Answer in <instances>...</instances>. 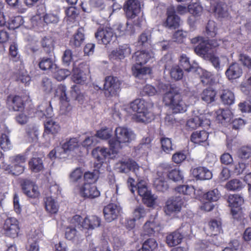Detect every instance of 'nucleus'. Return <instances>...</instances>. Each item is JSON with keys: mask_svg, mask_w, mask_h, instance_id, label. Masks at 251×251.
<instances>
[{"mask_svg": "<svg viewBox=\"0 0 251 251\" xmlns=\"http://www.w3.org/2000/svg\"><path fill=\"white\" fill-rule=\"evenodd\" d=\"M44 234L41 228L31 230L27 237L29 246L26 247L27 251H40L39 242L42 240Z\"/></svg>", "mask_w": 251, "mask_h": 251, "instance_id": "obj_8", "label": "nucleus"}, {"mask_svg": "<svg viewBox=\"0 0 251 251\" xmlns=\"http://www.w3.org/2000/svg\"><path fill=\"white\" fill-rule=\"evenodd\" d=\"M117 165L121 172L127 173L130 170L132 171L137 177H142L144 176V169L132 160L128 159L127 161H122L118 163Z\"/></svg>", "mask_w": 251, "mask_h": 251, "instance_id": "obj_10", "label": "nucleus"}, {"mask_svg": "<svg viewBox=\"0 0 251 251\" xmlns=\"http://www.w3.org/2000/svg\"><path fill=\"white\" fill-rule=\"evenodd\" d=\"M45 207L47 211L50 214L56 213L59 209L58 204L52 196L48 197L45 200Z\"/></svg>", "mask_w": 251, "mask_h": 251, "instance_id": "obj_36", "label": "nucleus"}, {"mask_svg": "<svg viewBox=\"0 0 251 251\" xmlns=\"http://www.w3.org/2000/svg\"><path fill=\"white\" fill-rule=\"evenodd\" d=\"M17 79L25 85H28L30 81V77L27 72L24 69L23 64L20 65V71L18 74Z\"/></svg>", "mask_w": 251, "mask_h": 251, "instance_id": "obj_53", "label": "nucleus"}, {"mask_svg": "<svg viewBox=\"0 0 251 251\" xmlns=\"http://www.w3.org/2000/svg\"><path fill=\"white\" fill-rule=\"evenodd\" d=\"M157 246L158 244L154 239L149 238L143 243L142 248L137 251H153Z\"/></svg>", "mask_w": 251, "mask_h": 251, "instance_id": "obj_48", "label": "nucleus"}, {"mask_svg": "<svg viewBox=\"0 0 251 251\" xmlns=\"http://www.w3.org/2000/svg\"><path fill=\"white\" fill-rule=\"evenodd\" d=\"M24 193L28 197L37 198L40 196L38 186L29 180H25L22 184Z\"/></svg>", "mask_w": 251, "mask_h": 251, "instance_id": "obj_18", "label": "nucleus"}, {"mask_svg": "<svg viewBox=\"0 0 251 251\" xmlns=\"http://www.w3.org/2000/svg\"><path fill=\"white\" fill-rule=\"evenodd\" d=\"M54 74V78L58 81H62L65 79L68 76H69L71 72L67 69H58L56 67V69H54L52 72Z\"/></svg>", "mask_w": 251, "mask_h": 251, "instance_id": "obj_54", "label": "nucleus"}, {"mask_svg": "<svg viewBox=\"0 0 251 251\" xmlns=\"http://www.w3.org/2000/svg\"><path fill=\"white\" fill-rule=\"evenodd\" d=\"M84 31V30L82 27H80L77 29V32L70 40V44L72 47L76 48L80 46L85 39Z\"/></svg>", "mask_w": 251, "mask_h": 251, "instance_id": "obj_33", "label": "nucleus"}, {"mask_svg": "<svg viewBox=\"0 0 251 251\" xmlns=\"http://www.w3.org/2000/svg\"><path fill=\"white\" fill-rule=\"evenodd\" d=\"M75 226L77 225L78 228L82 229H93L100 225V221H75Z\"/></svg>", "mask_w": 251, "mask_h": 251, "instance_id": "obj_32", "label": "nucleus"}, {"mask_svg": "<svg viewBox=\"0 0 251 251\" xmlns=\"http://www.w3.org/2000/svg\"><path fill=\"white\" fill-rule=\"evenodd\" d=\"M42 46L47 52H50L54 48L53 39L50 37H44L41 42Z\"/></svg>", "mask_w": 251, "mask_h": 251, "instance_id": "obj_60", "label": "nucleus"}, {"mask_svg": "<svg viewBox=\"0 0 251 251\" xmlns=\"http://www.w3.org/2000/svg\"><path fill=\"white\" fill-rule=\"evenodd\" d=\"M238 157L243 160H247L251 157V148L249 146L242 147L237 152Z\"/></svg>", "mask_w": 251, "mask_h": 251, "instance_id": "obj_59", "label": "nucleus"}, {"mask_svg": "<svg viewBox=\"0 0 251 251\" xmlns=\"http://www.w3.org/2000/svg\"><path fill=\"white\" fill-rule=\"evenodd\" d=\"M231 117V113L228 109L220 110L218 112L217 118L222 124L224 123L225 122H229L230 120Z\"/></svg>", "mask_w": 251, "mask_h": 251, "instance_id": "obj_55", "label": "nucleus"}, {"mask_svg": "<svg viewBox=\"0 0 251 251\" xmlns=\"http://www.w3.org/2000/svg\"><path fill=\"white\" fill-rule=\"evenodd\" d=\"M131 53V49L128 45H124L119 48L113 50L109 55V58L112 61L121 60Z\"/></svg>", "mask_w": 251, "mask_h": 251, "instance_id": "obj_23", "label": "nucleus"}, {"mask_svg": "<svg viewBox=\"0 0 251 251\" xmlns=\"http://www.w3.org/2000/svg\"><path fill=\"white\" fill-rule=\"evenodd\" d=\"M153 103L143 99H136L130 103V108L136 113L133 115L132 119L137 122L147 123L154 118L153 114L149 111L153 106Z\"/></svg>", "mask_w": 251, "mask_h": 251, "instance_id": "obj_2", "label": "nucleus"}, {"mask_svg": "<svg viewBox=\"0 0 251 251\" xmlns=\"http://www.w3.org/2000/svg\"><path fill=\"white\" fill-rule=\"evenodd\" d=\"M168 17L166 24L170 28H176L179 26L180 22L179 17L175 14L174 9H168L167 11Z\"/></svg>", "mask_w": 251, "mask_h": 251, "instance_id": "obj_29", "label": "nucleus"}, {"mask_svg": "<svg viewBox=\"0 0 251 251\" xmlns=\"http://www.w3.org/2000/svg\"><path fill=\"white\" fill-rule=\"evenodd\" d=\"M192 44H199L195 48V52L199 56L206 59L211 56V54L213 52V50L209 48L208 46V40L205 39L201 36H198L191 39Z\"/></svg>", "mask_w": 251, "mask_h": 251, "instance_id": "obj_7", "label": "nucleus"}, {"mask_svg": "<svg viewBox=\"0 0 251 251\" xmlns=\"http://www.w3.org/2000/svg\"><path fill=\"white\" fill-rule=\"evenodd\" d=\"M208 226L210 236L218 235L222 230L221 221H209Z\"/></svg>", "mask_w": 251, "mask_h": 251, "instance_id": "obj_47", "label": "nucleus"}, {"mask_svg": "<svg viewBox=\"0 0 251 251\" xmlns=\"http://www.w3.org/2000/svg\"><path fill=\"white\" fill-rule=\"evenodd\" d=\"M144 234L151 236L154 235L155 231L160 229L159 224H157L155 221H147L143 226Z\"/></svg>", "mask_w": 251, "mask_h": 251, "instance_id": "obj_31", "label": "nucleus"}, {"mask_svg": "<svg viewBox=\"0 0 251 251\" xmlns=\"http://www.w3.org/2000/svg\"><path fill=\"white\" fill-rule=\"evenodd\" d=\"M242 74L241 66L237 63L231 64L226 72V75L229 80L239 78Z\"/></svg>", "mask_w": 251, "mask_h": 251, "instance_id": "obj_24", "label": "nucleus"}, {"mask_svg": "<svg viewBox=\"0 0 251 251\" xmlns=\"http://www.w3.org/2000/svg\"><path fill=\"white\" fill-rule=\"evenodd\" d=\"M87 76L85 73L76 68L73 69V75L72 79L73 81L77 84H83L85 82Z\"/></svg>", "mask_w": 251, "mask_h": 251, "instance_id": "obj_40", "label": "nucleus"}, {"mask_svg": "<svg viewBox=\"0 0 251 251\" xmlns=\"http://www.w3.org/2000/svg\"><path fill=\"white\" fill-rule=\"evenodd\" d=\"M121 82L116 77L108 76L105 77L103 89L106 97L117 95L120 90Z\"/></svg>", "mask_w": 251, "mask_h": 251, "instance_id": "obj_9", "label": "nucleus"}, {"mask_svg": "<svg viewBox=\"0 0 251 251\" xmlns=\"http://www.w3.org/2000/svg\"><path fill=\"white\" fill-rule=\"evenodd\" d=\"M163 100L165 104L169 105L173 113H175L185 112L188 105L181 97L177 88H171L165 94Z\"/></svg>", "mask_w": 251, "mask_h": 251, "instance_id": "obj_4", "label": "nucleus"}, {"mask_svg": "<svg viewBox=\"0 0 251 251\" xmlns=\"http://www.w3.org/2000/svg\"><path fill=\"white\" fill-rule=\"evenodd\" d=\"M65 238L73 242H78L81 239V236L74 227H68L66 229Z\"/></svg>", "mask_w": 251, "mask_h": 251, "instance_id": "obj_44", "label": "nucleus"}, {"mask_svg": "<svg viewBox=\"0 0 251 251\" xmlns=\"http://www.w3.org/2000/svg\"><path fill=\"white\" fill-rule=\"evenodd\" d=\"M3 229L6 236L15 238L20 231L19 221H4Z\"/></svg>", "mask_w": 251, "mask_h": 251, "instance_id": "obj_16", "label": "nucleus"}, {"mask_svg": "<svg viewBox=\"0 0 251 251\" xmlns=\"http://www.w3.org/2000/svg\"><path fill=\"white\" fill-rule=\"evenodd\" d=\"M26 133L28 142H36L39 135L38 126L34 124L28 125L26 128Z\"/></svg>", "mask_w": 251, "mask_h": 251, "instance_id": "obj_37", "label": "nucleus"}, {"mask_svg": "<svg viewBox=\"0 0 251 251\" xmlns=\"http://www.w3.org/2000/svg\"><path fill=\"white\" fill-rule=\"evenodd\" d=\"M245 186L243 182L238 179H233L228 181L226 185V188L229 191H240Z\"/></svg>", "mask_w": 251, "mask_h": 251, "instance_id": "obj_43", "label": "nucleus"}, {"mask_svg": "<svg viewBox=\"0 0 251 251\" xmlns=\"http://www.w3.org/2000/svg\"><path fill=\"white\" fill-rule=\"evenodd\" d=\"M66 87L65 85L60 84L57 86L55 90V97H57L60 101L68 99L66 94Z\"/></svg>", "mask_w": 251, "mask_h": 251, "instance_id": "obj_61", "label": "nucleus"}, {"mask_svg": "<svg viewBox=\"0 0 251 251\" xmlns=\"http://www.w3.org/2000/svg\"><path fill=\"white\" fill-rule=\"evenodd\" d=\"M134 183L135 181L133 178L129 177L128 179L127 183L131 193L133 194L137 190L138 194L142 198L144 203L148 207L153 206L155 203L157 197L152 194L149 190L146 182L140 180L137 184V186L134 185Z\"/></svg>", "mask_w": 251, "mask_h": 251, "instance_id": "obj_3", "label": "nucleus"}, {"mask_svg": "<svg viewBox=\"0 0 251 251\" xmlns=\"http://www.w3.org/2000/svg\"><path fill=\"white\" fill-rule=\"evenodd\" d=\"M39 68L43 70H50L51 72L56 69V65L52 59L48 57H43L39 63Z\"/></svg>", "mask_w": 251, "mask_h": 251, "instance_id": "obj_41", "label": "nucleus"}, {"mask_svg": "<svg viewBox=\"0 0 251 251\" xmlns=\"http://www.w3.org/2000/svg\"><path fill=\"white\" fill-rule=\"evenodd\" d=\"M158 177L154 181V186L158 191L164 192L168 188V184L165 180L166 173H162L161 172H157Z\"/></svg>", "mask_w": 251, "mask_h": 251, "instance_id": "obj_28", "label": "nucleus"}, {"mask_svg": "<svg viewBox=\"0 0 251 251\" xmlns=\"http://www.w3.org/2000/svg\"><path fill=\"white\" fill-rule=\"evenodd\" d=\"M112 132L111 128L104 127L98 130L95 135L101 139L107 140L111 137Z\"/></svg>", "mask_w": 251, "mask_h": 251, "instance_id": "obj_63", "label": "nucleus"}, {"mask_svg": "<svg viewBox=\"0 0 251 251\" xmlns=\"http://www.w3.org/2000/svg\"><path fill=\"white\" fill-rule=\"evenodd\" d=\"M95 37L99 44L107 45L110 43L113 37V30L108 27H100L95 33Z\"/></svg>", "mask_w": 251, "mask_h": 251, "instance_id": "obj_13", "label": "nucleus"}, {"mask_svg": "<svg viewBox=\"0 0 251 251\" xmlns=\"http://www.w3.org/2000/svg\"><path fill=\"white\" fill-rule=\"evenodd\" d=\"M180 228L169 234L166 237V243L169 247H175L182 242L184 235L180 232Z\"/></svg>", "mask_w": 251, "mask_h": 251, "instance_id": "obj_25", "label": "nucleus"}, {"mask_svg": "<svg viewBox=\"0 0 251 251\" xmlns=\"http://www.w3.org/2000/svg\"><path fill=\"white\" fill-rule=\"evenodd\" d=\"M208 136V132L205 130L197 131L191 134V141L195 144L207 147L209 146Z\"/></svg>", "mask_w": 251, "mask_h": 251, "instance_id": "obj_19", "label": "nucleus"}, {"mask_svg": "<svg viewBox=\"0 0 251 251\" xmlns=\"http://www.w3.org/2000/svg\"><path fill=\"white\" fill-rule=\"evenodd\" d=\"M43 18L47 24H57L59 21V11H50L43 16Z\"/></svg>", "mask_w": 251, "mask_h": 251, "instance_id": "obj_46", "label": "nucleus"}, {"mask_svg": "<svg viewBox=\"0 0 251 251\" xmlns=\"http://www.w3.org/2000/svg\"><path fill=\"white\" fill-rule=\"evenodd\" d=\"M206 114H200L189 118L186 126L191 129H195L200 126L207 127L210 126V120Z\"/></svg>", "mask_w": 251, "mask_h": 251, "instance_id": "obj_12", "label": "nucleus"}, {"mask_svg": "<svg viewBox=\"0 0 251 251\" xmlns=\"http://www.w3.org/2000/svg\"><path fill=\"white\" fill-rule=\"evenodd\" d=\"M151 34L149 30L143 32L139 37L138 44L139 46L147 47L150 44Z\"/></svg>", "mask_w": 251, "mask_h": 251, "instance_id": "obj_57", "label": "nucleus"}, {"mask_svg": "<svg viewBox=\"0 0 251 251\" xmlns=\"http://www.w3.org/2000/svg\"><path fill=\"white\" fill-rule=\"evenodd\" d=\"M188 12L194 16H199L202 12V7L199 3L195 2L188 5Z\"/></svg>", "mask_w": 251, "mask_h": 251, "instance_id": "obj_62", "label": "nucleus"}, {"mask_svg": "<svg viewBox=\"0 0 251 251\" xmlns=\"http://www.w3.org/2000/svg\"><path fill=\"white\" fill-rule=\"evenodd\" d=\"M179 65L184 70L190 72L192 70L193 66L191 64L189 58L185 54H182L179 57Z\"/></svg>", "mask_w": 251, "mask_h": 251, "instance_id": "obj_58", "label": "nucleus"}, {"mask_svg": "<svg viewBox=\"0 0 251 251\" xmlns=\"http://www.w3.org/2000/svg\"><path fill=\"white\" fill-rule=\"evenodd\" d=\"M115 138L109 140V145L113 151L117 152L122 148L123 144L127 145L134 141L136 134L130 128L125 126H118L114 131Z\"/></svg>", "mask_w": 251, "mask_h": 251, "instance_id": "obj_1", "label": "nucleus"}, {"mask_svg": "<svg viewBox=\"0 0 251 251\" xmlns=\"http://www.w3.org/2000/svg\"><path fill=\"white\" fill-rule=\"evenodd\" d=\"M244 202L242 197L237 194L230 195L228 198V202L231 207V213L234 219H237L240 213V207Z\"/></svg>", "mask_w": 251, "mask_h": 251, "instance_id": "obj_14", "label": "nucleus"}, {"mask_svg": "<svg viewBox=\"0 0 251 251\" xmlns=\"http://www.w3.org/2000/svg\"><path fill=\"white\" fill-rule=\"evenodd\" d=\"M175 191L180 195L192 197L195 194V190L193 186L182 185L176 187Z\"/></svg>", "mask_w": 251, "mask_h": 251, "instance_id": "obj_39", "label": "nucleus"}, {"mask_svg": "<svg viewBox=\"0 0 251 251\" xmlns=\"http://www.w3.org/2000/svg\"><path fill=\"white\" fill-rule=\"evenodd\" d=\"M220 98L222 102L225 105H231L235 101V96L233 93L227 89L222 91Z\"/></svg>", "mask_w": 251, "mask_h": 251, "instance_id": "obj_38", "label": "nucleus"}, {"mask_svg": "<svg viewBox=\"0 0 251 251\" xmlns=\"http://www.w3.org/2000/svg\"><path fill=\"white\" fill-rule=\"evenodd\" d=\"M124 9L128 19H133L137 17V19L134 20L133 24L135 25L140 26L144 18L143 16H138L141 11V4L139 0H127L124 4Z\"/></svg>", "mask_w": 251, "mask_h": 251, "instance_id": "obj_6", "label": "nucleus"}, {"mask_svg": "<svg viewBox=\"0 0 251 251\" xmlns=\"http://www.w3.org/2000/svg\"><path fill=\"white\" fill-rule=\"evenodd\" d=\"M121 208L119 206L110 203L103 208V214L105 220H116L120 215Z\"/></svg>", "mask_w": 251, "mask_h": 251, "instance_id": "obj_20", "label": "nucleus"}, {"mask_svg": "<svg viewBox=\"0 0 251 251\" xmlns=\"http://www.w3.org/2000/svg\"><path fill=\"white\" fill-rule=\"evenodd\" d=\"M152 139L150 137H144L137 147V151L142 154H147L151 150V143Z\"/></svg>", "mask_w": 251, "mask_h": 251, "instance_id": "obj_35", "label": "nucleus"}, {"mask_svg": "<svg viewBox=\"0 0 251 251\" xmlns=\"http://www.w3.org/2000/svg\"><path fill=\"white\" fill-rule=\"evenodd\" d=\"M143 65L134 64L132 67L133 75L136 77L141 78L144 75L151 74V69L149 67L143 66Z\"/></svg>", "mask_w": 251, "mask_h": 251, "instance_id": "obj_30", "label": "nucleus"}, {"mask_svg": "<svg viewBox=\"0 0 251 251\" xmlns=\"http://www.w3.org/2000/svg\"><path fill=\"white\" fill-rule=\"evenodd\" d=\"M24 23V18L21 16H17L11 17L7 23V27L9 29L14 30Z\"/></svg>", "mask_w": 251, "mask_h": 251, "instance_id": "obj_45", "label": "nucleus"}, {"mask_svg": "<svg viewBox=\"0 0 251 251\" xmlns=\"http://www.w3.org/2000/svg\"><path fill=\"white\" fill-rule=\"evenodd\" d=\"M93 156L100 162L97 164L98 168L101 166V163L103 160L106 158H109L111 156L110 150L105 147H98L94 149L92 152Z\"/></svg>", "mask_w": 251, "mask_h": 251, "instance_id": "obj_21", "label": "nucleus"}, {"mask_svg": "<svg viewBox=\"0 0 251 251\" xmlns=\"http://www.w3.org/2000/svg\"><path fill=\"white\" fill-rule=\"evenodd\" d=\"M216 93L215 90L211 88H208L204 90L201 95V99L209 103L213 102L216 96Z\"/></svg>", "mask_w": 251, "mask_h": 251, "instance_id": "obj_50", "label": "nucleus"}, {"mask_svg": "<svg viewBox=\"0 0 251 251\" xmlns=\"http://www.w3.org/2000/svg\"><path fill=\"white\" fill-rule=\"evenodd\" d=\"M213 11L219 18L228 19L229 17L227 6L223 2L217 3L214 7Z\"/></svg>", "mask_w": 251, "mask_h": 251, "instance_id": "obj_34", "label": "nucleus"}, {"mask_svg": "<svg viewBox=\"0 0 251 251\" xmlns=\"http://www.w3.org/2000/svg\"><path fill=\"white\" fill-rule=\"evenodd\" d=\"M162 150L166 153H169L173 151L172 142L171 138L164 137L160 140Z\"/></svg>", "mask_w": 251, "mask_h": 251, "instance_id": "obj_64", "label": "nucleus"}, {"mask_svg": "<svg viewBox=\"0 0 251 251\" xmlns=\"http://www.w3.org/2000/svg\"><path fill=\"white\" fill-rule=\"evenodd\" d=\"M83 176L84 183L93 184L98 180L99 177V172L96 170L93 172H86L84 174Z\"/></svg>", "mask_w": 251, "mask_h": 251, "instance_id": "obj_51", "label": "nucleus"}, {"mask_svg": "<svg viewBox=\"0 0 251 251\" xmlns=\"http://www.w3.org/2000/svg\"><path fill=\"white\" fill-rule=\"evenodd\" d=\"M77 189L80 196L85 199H92L100 195V192L94 184L84 183L83 185L78 186Z\"/></svg>", "mask_w": 251, "mask_h": 251, "instance_id": "obj_11", "label": "nucleus"}, {"mask_svg": "<svg viewBox=\"0 0 251 251\" xmlns=\"http://www.w3.org/2000/svg\"><path fill=\"white\" fill-rule=\"evenodd\" d=\"M250 164L248 162H244L243 160H241L234 166L233 172L237 175L246 174L248 172Z\"/></svg>", "mask_w": 251, "mask_h": 251, "instance_id": "obj_49", "label": "nucleus"}, {"mask_svg": "<svg viewBox=\"0 0 251 251\" xmlns=\"http://www.w3.org/2000/svg\"><path fill=\"white\" fill-rule=\"evenodd\" d=\"M192 174L194 177L200 180L210 179L212 177L211 172L207 168L202 167L193 169L192 171Z\"/></svg>", "mask_w": 251, "mask_h": 251, "instance_id": "obj_26", "label": "nucleus"}, {"mask_svg": "<svg viewBox=\"0 0 251 251\" xmlns=\"http://www.w3.org/2000/svg\"><path fill=\"white\" fill-rule=\"evenodd\" d=\"M9 54L13 61L17 62L18 65H22L23 61L21 60L20 55H18V46L15 43H12L9 48Z\"/></svg>", "mask_w": 251, "mask_h": 251, "instance_id": "obj_52", "label": "nucleus"}, {"mask_svg": "<svg viewBox=\"0 0 251 251\" xmlns=\"http://www.w3.org/2000/svg\"><path fill=\"white\" fill-rule=\"evenodd\" d=\"M28 164L31 171L34 173L39 172L44 168L42 160L39 157L32 158Z\"/></svg>", "mask_w": 251, "mask_h": 251, "instance_id": "obj_42", "label": "nucleus"}, {"mask_svg": "<svg viewBox=\"0 0 251 251\" xmlns=\"http://www.w3.org/2000/svg\"><path fill=\"white\" fill-rule=\"evenodd\" d=\"M152 57L153 55L151 53L144 50L138 51L132 56V59L135 64L144 65Z\"/></svg>", "mask_w": 251, "mask_h": 251, "instance_id": "obj_27", "label": "nucleus"}, {"mask_svg": "<svg viewBox=\"0 0 251 251\" xmlns=\"http://www.w3.org/2000/svg\"><path fill=\"white\" fill-rule=\"evenodd\" d=\"M78 139L77 138H72L67 139L66 141L63 143L64 144V148L68 151H73L76 149L78 147Z\"/></svg>", "mask_w": 251, "mask_h": 251, "instance_id": "obj_56", "label": "nucleus"}, {"mask_svg": "<svg viewBox=\"0 0 251 251\" xmlns=\"http://www.w3.org/2000/svg\"><path fill=\"white\" fill-rule=\"evenodd\" d=\"M45 131L43 137L49 143L50 141V135H54L58 132L60 130V126L52 119H46L44 123Z\"/></svg>", "mask_w": 251, "mask_h": 251, "instance_id": "obj_15", "label": "nucleus"}, {"mask_svg": "<svg viewBox=\"0 0 251 251\" xmlns=\"http://www.w3.org/2000/svg\"><path fill=\"white\" fill-rule=\"evenodd\" d=\"M182 204L183 201L180 197H171L166 201L165 212L170 215L173 212L179 211Z\"/></svg>", "mask_w": 251, "mask_h": 251, "instance_id": "obj_17", "label": "nucleus"}, {"mask_svg": "<svg viewBox=\"0 0 251 251\" xmlns=\"http://www.w3.org/2000/svg\"><path fill=\"white\" fill-rule=\"evenodd\" d=\"M7 104L9 109L14 111L22 110L25 106L22 98L19 96H9L7 99Z\"/></svg>", "mask_w": 251, "mask_h": 251, "instance_id": "obj_22", "label": "nucleus"}, {"mask_svg": "<svg viewBox=\"0 0 251 251\" xmlns=\"http://www.w3.org/2000/svg\"><path fill=\"white\" fill-rule=\"evenodd\" d=\"M26 160L25 155L18 154L11 156L9 157V161L13 164H8L7 163L2 162V169L6 171L8 174L19 176L24 173L25 169V163Z\"/></svg>", "mask_w": 251, "mask_h": 251, "instance_id": "obj_5", "label": "nucleus"}]
</instances>
